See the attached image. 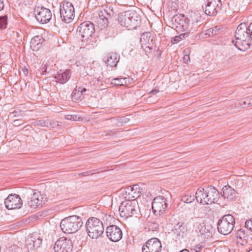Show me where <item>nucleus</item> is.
<instances>
[{
    "label": "nucleus",
    "instance_id": "1",
    "mask_svg": "<svg viewBox=\"0 0 252 252\" xmlns=\"http://www.w3.org/2000/svg\"><path fill=\"white\" fill-rule=\"evenodd\" d=\"M235 40L232 41L235 46L241 51L249 48L252 43V22L249 26L245 23L239 25L235 31Z\"/></svg>",
    "mask_w": 252,
    "mask_h": 252
},
{
    "label": "nucleus",
    "instance_id": "2",
    "mask_svg": "<svg viewBox=\"0 0 252 252\" xmlns=\"http://www.w3.org/2000/svg\"><path fill=\"white\" fill-rule=\"evenodd\" d=\"M82 224L80 217L71 216L62 220L60 223V227L64 233H73L80 229Z\"/></svg>",
    "mask_w": 252,
    "mask_h": 252
},
{
    "label": "nucleus",
    "instance_id": "3",
    "mask_svg": "<svg viewBox=\"0 0 252 252\" xmlns=\"http://www.w3.org/2000/svg\"><path fill=\"white\" fill-rule=\"evenodd\" d=\"M88 236L92 239H97L104 232L102 222L96 218L89 219L86 223Z\"/></svg>",
    "mask_w": 252,
    "mask_h": 252
},
{
    "label": "nucleus",
    "instance_id": "4",
    "mask_svg": "<svg viewBox=\"0 0 252 252\" xmlns=\"http://www.w3.org/2000/svg\"><path fill=\"white\" fill-rule=\"evenodd\" d=\"M120 216L122 217L128 218L137 214L139 210L137 201L136 199L126 200L123 201L119 209Z\"/></svg>",
    "mask_w": 252,
    "mask_h": 252
},
{
    "label": "nucleus",
    "instance_id": "5",
    "mask_svg": "<svg viewBox=\"0 0 252 252\" xmlns=\"http://www.w3.org/2000/svg\"><path fill=\"white\" fill-rule=\"evenodd\" d=\"M235 223L234 218L231 215L223 216L218 222V231L221 234L227 235L233 230Z\"/></svg>",
    "mask_w": 252,
    "mask_h": 252
},
{
    "label": "nucleus",
    "instance_id": "6",
    "mask_svg": "<svg viewBox=\"0 0 252 252\" xmlns=\"http://www.w3.org/2000/svg\"><path fill=\"white\" fill-rule=\"evenodd\" d=\"M60 15L63 21L69 23L75 17L74 8L72 4L67 1H63L60 4Z\"/></svg>",
    "mask_w": 252,
    "mask_h": 252
},
{
    "label": "nucleus",
    "instance_id": "7",
    "mask_svg": "<svg viewBox=\"0 0 252 252\" xmlns=\"http://www.w3.org/2000/svg\"><path fill=\"white\" fill-rule=\"evenodd\" d=\"M135 13L133 11H127L119 15L118 21L120 25L128 29H133L136 28V20L133 18Z\"/></svg>",
    "mask_w": 252,
    "mask_h": 252
},
{
    "label": "nucleus",
    "instance_id": "8",
    "mask_svg": "<svg viewBox=\"0 0 252 252\" xmlns=\"http://www.w3.org/2000/svg\"><path fill=\"white\" fill-rule=\"evenodd\" d=\"M77 31L81 35L82 41L88 40L94 32V25L90 21L81 23L78 27Z\"/></svg>",
    "mask_w": 252,
    "mask_h": 252
},
{
    "label": "nucleus",
    "instance_id": "9",
    "mask_svg": "<svg viewBox=\"0 0 252 252\" xmlns=\"http://www.w3.org/2000/svg\"><path fill=\"white\" fill-rule=\"evenodd\" d=\"M54 248L55 252H72V242L70 239L61 237L55 243Z\"/></svg>",
    "mask_w": 252,
    "mask_h": 252
},
{
    "label": "nucleus",
    "instance_id": "10",
    "mask_svg": "<svg viewBox=\"0 0 252 252\" xmlns=\"http://www.w3.org/2000/svg\"><path fill=\"white\" fill-rule=\"evenodd\" d=\"M42 242V238L40 233H33L26 239L25 245L29 251H33L40 247Z\"/></svg>",
    "mask_w": 252,
    "mask_h": 252
},
{
    "label": "nucleus",
    "instance_id": "11",
    "mask_svg": "<svg viewBox=\"0 0 252 252\" xmlns=\"http://www.w3.org/2000/svg\"><path fill=\"white\" fill-rule=\"evenodd\" d=\"M152 210L156 216H160L166 211L167 207L165 198L162 196L156 197L152 202Z\"/></svg>",
    "mask_w": 252,
    "mask_h": 252
},
{
    "label": "nucleus",
    "instance_id": "12",
    "mask_svg": "<svg viewBox=\"0 0 252 252\" xmlns=\"http://www.w3.org/2000/svg\"><path fill=\"white\" fill-rule=\"evenodd\" d=\"M172 21L176 25L177 30L182 32H189L190 31V30L189 29V19L184 15L179 14L174 16L172 17Z\"/></svg>",
    "mask_w": 252,
    "mask_h": 252
},
{
    "label": "nucleus",
    "instance_id": "13",
    "mask_svg": "<svg viewBox=\"0 0 252 252\" xmlns=\"http://www.w3.org/2000/svg\"><path fill=\"white\" fill-rule=\"evenodd\" d=\"M34 12L36 19L41 24L47 23L51 19L52 13L48 8L38 7L35 8Z\"/></svg>",
    "mask_w": 252,
    "mask_h": 252
},
{
    "label": "nucleus",
    "instance_id": "14",
    "mask_svg": "<svg viewBox=\"0 0 252 252\" xmlns=\"http://www.w3.org/2000/svg\"><path fill=\"white\" fill-rule=\"evenodd\" d=\"M161 244L158 239L153 238L148 240L143 246L142 252H160Z\"/></svg>",
    "mask_w": 252,
    "mask_h": 252
},
{
    "label": "nucleus",
    "instance_id": "15",
    "mask_svg": "<svg viewBox=\"0 0 252 252\" xmlns=\"http://www.w3.org/2000/svg\"><path fill=\"white\" fill-rule=\"evenodd\" d=\"M4 203L7 209L11 210L20 208L22 205V201L18 195L10 194L5 199Z\"/></svg>",
    "mask_w": 252,
    "mask_h": 252
},
{
    "label": "nucleus",
    "instance_id": "16",
    "mask_svg": "<svg viewBox=\"0 0 252 252\" xmlns=\"http://www.w3.org/2000/svg\"><path fill=\"white\" fill-rule=\"evenodd\" d=\"M106 234L111 241L115 242L120 241L123 236L121 229L115 225H111L107 227Z\"/></svg>",
    "mask_w": 252,
    "mask_h": 252
},
{
    "label": "nucleus",
    "instance_id": "17",
    "mask_svg": "<svg viewBox=\"0 0 252 252\" xmlns=\"http://www.w3.org/2000/svg\"><path fill=\"white\" fill-rule=\"evenodd\" d=\"M187 228L183 222H180L176 224L172 230V237L176 242L180 241L184 238Z\"/></svg>",
    "mask_w": 252,
    "mask_h": 252
},
{
    "label": "nucleus",
    "instance_id": "18",
    "mask_svg": "<svg viewBox=\"0 0 252 252\" xmlns=\"http://www.w3.org/2000/svg\"><path fill=\"white\" fill-rule=\"evenodd\" d=\"M140 43L142 47L146 52H149L154 47V40L150 33H143L140 38Z\"/></svg>",
    "mask_w": 252,
    "mask_h": 252
},
{
    "label": "nucleus",
    "instance_id": "19",
    "mask_svg": "<svg viewBox=\"0 0 252 252\" xmlns=\"http://www.w3.org/2000/svg\"><path fill=\"white\" fill-rule=\"evenodd\" d=\"M220 3V0H207L204 7L206 14L210 16L216 15Z\"/></svg>",
    "mask_w": 252,
    "mask_h": 252
},
{
    "label": "nucleus",
    "instance_id": "20",
    "mask_svg": "<svg viewBox=\"0 0 252 252\" xmlns=\"http://www.w3.org/2000/svg\"><path fill=\"white\" fill-rule=\"evenodd\" d=\"M206 193L207 197V204L215 203L220 198L219 191L213 186L206 187Z\"/></svg>",
    "mask_w": 252,
    "mask_h": 252
},
{
    "label": "nucleus",
    "instance_id": "21",
    "mask_svg": "<svg viewBox=\"0 0 252 252\" xmlns=\"http://www.w3.org/2000/svg\"><path fill=\"white\" fill-rule=\"evenodd\" d=\"M45 200L39 192L34 193L28 201L29 206L32 209L36 208L38 206L44 203Z\"/></svg>",
    "mask_w": 252,
    "mask_h": 252
},
{
    "label": "nucleus",
    "instance_id": "22",
    "mask_svg": "<svg viewBox=\"0 0 252 252\" xmlns=\"http://www.w3.org/2000/svg\"><path fill=\"white\" fill-rule=\"evenodd\" d=\"M195 231L200 236H202L204 238H207L211 236V232L209 228H206L204 224L200 221H196L194 224Z\"/></svg>",
    "mask_w": 252,
    "mask_h": 252
},
{
    "label": "nucleus",
    "instance_id": "23",
    "mask_svg": "<svg viewBox=\"0 0 252 252\" xmlns=\"http://www.w3.org/2000/svg\"><path fill=\"white\" fill-rule=\"evenodd\" d=\"M143 189L141 186L139 184H135L127 188L126 192L128 193V199L132 200L139 197Z\"/></svg>",
    "mask_w": 252,
    "mask_h": 252
},
{
    "label": "nucleus",
    "instance_id": "24",
    "mask_svg": "<svg viewBox=\"0 0 252 252\" xmlns=\"http://www.w3.org/2000/svg\"><path fill=\"white\" fill-rule=\"evenodd\" d=\"M109 19L103 14L98 13V17H96L95 23L96 27L100 30H104L109 27Z\"/></svg>",
    "mask_w": 252,
    "mask_h": 252
},
{
    "label": "nucleus",
    "instance_id": "25",
    "mask_svg": "<svg viewBox=\"0 0 252 252\" xmlns=\"http://www.w3.org/2000/svg\"><path fill=\"white\" fill-rule=\"evenodd\" d=\"M195 199L196 201L202 204H207V197L206 193L205 188H199L195 192Z\"/></svg>",
    "mask_w": 252,
    "mask_h": 252
},
{
    "label": "nucleus",
    "instance_id": "26",
    "mask_svg": "<svg viewBox=\"0 0 252 252\" xmlns=\"http://www.w3.org/2000/svg\"><path fill=\"white\" fill-rule=\"evenodd\" d=\"M71 73L69 70H66L64 72H58L54 76L56 79V82L60 84H63L66 83L70 78Z\"/></svg>",
    "mask_w": 252,
    "mask_h": 252
},
{
    "label": "nucleus",
    "instance_id": "27",
    "mask_svg": "<svg viewBox=\"0 0 252 252\" xmlns=\"http://www.w3.org/2000/svg\"><path fill=\"white\" fill-rule=\"evenodd\" d=\"M222 196L224 198H227L231 200L235 197L236 191L232 187L229 185L225 186L223 187Z\"/></svg>",
    "mask_w": 252,
    "mask_h": 252
},
{
    "label": "nucleus",
    "instance_id": "28",
    "mask_svg": "<svg viewBox=\"0 0 252 252\" xmlns=\"http://www.w3.org/2000/svg\"><path fill=\"white\" fill-rule=\"evenodd\" d=\"M44 39L40 35L35 36L31 41L30 46L33 51L38 50L42 46Z\"/></svg>",
    "mask_w": 252,
    "mask_h": 252
},
{
    "label": "nucleus",
    "instance_id": "29",
    "mask_svg": "<svg viewBox=\"0 0 252 252\" xmlns=\"http://www.w3.org/2000/svg\"><path fill=\"white\" fill-rule=\"evenodd\" d=\"M119 61V56L116 53H111L108 54L104 62L107 65L111 67L116 66Z\"/></svg>",
    "mask_w": 252,
    "mask_h": 252
},
{
    "label": "nucleus",
    "instance_id": "30",
    "mask_svg": "<svg viewBox=\"0 0 252 252\" xmlns=\"http://www.w3.org/2000/svg\"><path fill=\"white\" fill-rule=\"evenodd\" d=\"M236 242L242 246H244L248 243V236L242 229L239 230L236 233Z\"/></svg>",
    "mask_w": 252,
    "mask_h": 252
},
{
    "label": "nucleus",
    "instance_id": "31",
    "mask_svg": "<svg viewBox=\"0 0 252 252\" xmlns=\"http://www.w3.org/2000/svg\"><path fill=\"white\" fill-rule=\"evenodd\" d=\"M130 82V79L126 77H118L112 79L111 84L116 86L127 85Z\"/></svg>",
    "mask_w": 252,
    "mask_h": 252
},
{
    "label": "nucleus",
    "instance_id": "32",
    "mask_svg": "<svg viewBox=\"0 0 252 252\" xmlns=\"http://www.w3.org/2000/svg\"><path fill=\"white\" fill-rule=\"evenodd\" d=\"M98 13L103 14V16H106L109 19L116 15V13L114 11L113 8L111 6L107 7L106 9L99 10Z\"/></svg>",
    "mask_w": 252,
    "mask_h": 252
},
{
    "label": "nucleus",
    "instance_id": "33",
    "mask_svg": "<svg viewBox=\"0 0 252 252\" xmlns=\"http://www.w3.org/2000/svg\"><path fill=\"white\" fill-rule=\"evenodd\" d=\"M34 126L46 127H54V123L49 122L46 120H37L34 123Z\"/></svg>",
    "mask_w": 252,
    "mask_h": 252
},
{
    "label": "nucleus",
    "instance_id": "34",
    "mask_svg": "<svg viewBox=\"0 0 252 252\" xmlns=\"http://www.w3.org/2000/svg\"><path fill=\"white\" fill-rule=\"evenodd\" d=\"M221 29L219 26H215L213 28H210L205 31V35H208V37L213 36L214 35H217L220 32Z\"/></svg>",
    "mask_w": 252,
    "mask_h": 252
},
{
    "label": "nucleus",
    "instance_id": "35",
    "mask_svg": "<svg viewBox=\"0 0 252 252\" xmlns=\"http://www.w3.org/2000/svg\"><path fill=\"white\" fill-rule=\"evenodd\" d=\"M191 27L190 30L195 31L196 29L199 27L201 25V18L200 17H196V16H191Z\"/></svg>",
    "mask_w": 252,
    "mask_h": 252
},
{
    "label": "nucleus",
    "instance_id": "36",
    "mask_svg": "<svg viewBox=\"0 0 252 252\" xmlns=\"http://www.w3.org/2000/svg\"><path fill=\"white\" fill-rule=\"evenodd\" d=\"M189 35V32H186L184 33H181L178 36H175L171 40V42L173 44H176L180 41L182 39L186 38Z\"/></svg>",
    "mask_w": 252,
    "mask_h": 252
},
{
    "label": "nucleus",
    "instance_id": "37",
    "mask_svg": "<svg viewBox=\"0 0 252 252\" xmlns=\"http://www.w3.org/2000/svg\"><path fill=\"white\" fill-rule=\"evenodd\" d=\"M195 198L194 193H188L182 197V200L187 203H189L194 201Z\"/></svg>",
    "mask_w": 252,
    "mask_h": 252
},
{
    "label": "nucleus",
    "instance_id": "38",
    "mask_svg": "<svg viewBox=\"0 0 252 252\" xmlns=\"http://www.w3.org/2000/svg\"><path fill=\"white\" fill-rule=\"evenodd\" d=\"M72 98L74 101H77L82 99L81 92L75 88L72 93Z\"/></svg>",
    "mask_w": 252,
    "mask_h": 252
},
{
    "label": "nucleus",
    "instance_id": "39",
    "mask_svg": "<svg viewBox=\"0 0 252 252\" xmlns=\"http://www.w3.org/2000/svg\"><path fill=\"white\" fill-rule=\"evenodd\" d=\"M65 119L74 121H82L83 118L77 115H67L65 116Z\"/></svg>",
    "mask_w": 252,
    "mask_h": 252
},
{
    "label": "nucleus",
    "instance_id": "40",
    "mask_svg": "<svg viewBox=\"0 0 252 252\" xmlns=\"http://www.w3.org/2000/svg\"><path fill=\"white\" fill-rule=\"evenodd\" d=\"M7 17L3 16L0 17V29H4L6 28L7 24Z\"/></svg>",
    "mask_w": 252,
    "mask_h": 252
},
{
    "label": "nucleus",
    "instance_id": "41",
    "mask_svg": "<svg viewBox=\"0 0 252 252\" xmlns=\"http://www.w3.org/2000/svg\"><path fill=\"white\" fill-rule=\"evenodd\" d=\"M109 122V124L112 126H120L121 125L119 124V121L118 120V117H113L108 120Z\"/></svg>",
    "mask_w": 252,
    "mask_h": 252
},
{
    "label": "nucleus",
    "instance_id": "42",
    "mask_svg": "<svg viewBox=\"0 0 252 252\" xmlns=\"http://www.w3.org/2000/svg\"><path fill=\"white\" fill-rule=\"evenodd\" d=\"M246 100L244 101L243 103L241 104L240 102H236L234 104V108H244V107H248V103H249V98H246Z\"/></svg>",
    "mask_w": 252,
    "mask_h": 252
},
{
    "label": "nucleus",
    "instance_id": "43",
    "mask_svg": "<svg viewBox=\"0 0 252 252\" xmlns=\"http://www.w3.org/2000/svg\"><path fill=\"white\" fill-rule=\"evenodd\" d=\"M18 249V247L16 246L13 245L10 246L8 248H7L4 252H17V250Z\"/></svg>",
    "mask_w": 252,
    "mask_h": 252
},
{
    "label": "nucleus",
    "instance_id": "44",
    "mask_svg": "<svg viewBox=\"0 0 252 252\" xmlns=\"http://www.w3.org/2000/svg\"><path fill=\"white\" fill-rule=\"evenodd\" d=\"M128 119L127 118L126 116L125 117H118V120L119 121V124L121 125V126L123 125L124 124H125L127 123V120Z\"/></svg>",
    "mask_w": 252,
    "mask_h": 252
},
{
    "label": "nucleus",
    "instance_id": "45",
    "mask_svg": "<svg viewBox=\"0 0 252 252\" xmlns=\"http://www.w3.org/2000/svg\"><path fill=\"white\" fill-rule=\"evenodd\" d=\"M245 226L252 231V219L246 221Z\"/></svg>",
    "mask_w": 252,
    "mask_h": 252
},
{
    "label": "nucleus",
    "instance_id": "46",
    "mask_svg": "<svg viewBox=\"0 0 252 252\" xmlns=\"http://www.w3.org/2000/svg\"><path fill=\"white\" fill-rule=\"evenodd\" d=\"M203 247V246H202V245L199 244L196 245L195 246L194 250L195 251V252H199L202 249Z\"/></svg>",
    "mask_w": 252,
    "mask_h": 252
},
{
    "label": "nucleus",
    "instance_id": "47",
    "mask_svg": "<svg viewBox=\"0 0 252 252\" xmlns=\"http://www.w3.org/2000/svg\"><path fill=\"white\" fill-rule=\"evenodd\" d=\"M183 61L185 63H188L189 61V56L188 55H186L183 57Z\"/></svg>",
    "mask_w": 252,
    "mask_h": 252
},
{
    "label": "nucleus",
    "instance_id": "48",
    "mask_svg": "<svg viewBox=\"0 0 252 252\" xmlns=\"http://www.w3.org/2000/svg\"><path fill=\"white\" fill-rule=\"evenodd\" d=\"M78 91H80V92H81V94L83 95L84 93L86 92L87 90L85 88H83L81 87H79L78 88H77Z\"/></svg>",
    "mask_w": 252,
    "mask_h": 252
},
{
    "label": "nucleus",
    "instance_id": "49",
    "mask_svg": "<svg viewBox=\"0 0 252 252\" xmlns=\"http://www.w3.org/2000/svg\"><path fill=\"white\" fill-rule=\"evenodd\" d=\"M13 125L14 126H20L21 125V124H20L19 123V120H15L14 121H13Z\"/></svg>",
    "mask_w": 252,
    "mask_h": 252
},
{
    "label": "nucleus",
    "instance_id": "50",
    "mask_svg": "<svg viewBox=\"0 0 252 252\" xmlns=\"http://www.w3.org/2000/svg\"><path fill=\"white\" fill-rule=\"evenodd\" d=\"M4 3L3 0H0V11L2 10L4 8Z\"/></svg>",
    "mask_w": 252,
    "mask_h": 252
},
{
    "label": "nucleus",
    "instance_id": "51",
    "mask_svg": "<svg viewBox=\"0 0 252 252\" xmlns=\"http://www.w3.org/2000/svg\"><path fill=\"white\" fill-rule=\"evenodd\" d=\"M158 92H159V90H157V89H154V90H152L150 93L149 94H155L157 93H158Z\"/></svg>",
    "mask_w": 252,
    "mask_h": 252
},
{
    "label": "nucleus",
    "instance_id": "52",
    "mask_svg": "<svg viewBox=\"0 0 252 252\" xmlns=\"http://www.w3.org/2000/svg\"><path fill=\"white\" fill-rule=\"evenodd\" d=\"M252 106V97L251 98H249V103H248V106Z\"/></svg>",
    "mask_w": 252,
    "mask_h": 252
},
{
    "label": "nucleus",
    "instance_id": "53",
    "mask_svg": "<svg viewBox=\"0 0 252 252\" xmlns=\"http://www.w3.org/2000/svg\"><path fill=\"white\" fill-rule=\"evenodd\" d=\"M23 70L25 75H27L28 74V70L27 68H24Z\"/></svg>",
    "mask_w": 252,
    "mask_h": 252
},
{
    "label": "nucleus",
    "instance_id": "54",
    "mask_svg": "<svg viewBox=\"0 0 252 252\" xmlns=\"http://www.w3.org/2000/svg\"><path fill=\"white\" fill-rule=\"evenodd\" d=\"M180 252H189V251L187 249H184V250L181 251Z\"/></svg>",
    "mask_w": 252,
    "mask_h": 252
},
{
    "label": "nucleus",
    "instance_id": "55",
    "mask_svg": "<svg viewBox=\"0 0 252 252\" xmlns=\"http://www.w3.org/2000/svg\"><path fill=\"white\" fill-rule=\"evenodd\" d=\"M82 175H84V176H87V175H89V173L88 172H84L83 173H82Z\"/></svg>",
    "mask_w": 252,
    "mask_h": 252
}]
</instances>
